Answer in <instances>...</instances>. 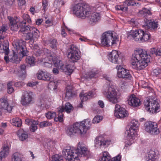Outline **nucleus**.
I'll return each instance as SVG.
<instances>
[{
    "mask_svg": "<svg viewBox=\"0 0 161 161\" xmlns=\"http://www.w3.org/2000/svg\"><path fill=\"white\" fill-rule=\"evenodd\" d=\"M48 86L53 90L56 89L57 88V83L54 81H51L49 83Z\"/></svg>",
    "mask_w": 161,
    "mask_h": 161,
    "instance_id": "59",
    "label": "nucleus"
},
{
    "mask_svg": "<svg viewBox=\"0 0 161 161\" xmlns=\"http://www.w3.org/2000/svg\"><path fill=\"white\" fill-rule=\"evenodd\" d=\"M108 59L114 64L119 65L123 64L122 59L119 58L118 52L116 50H113L109 54Z\"/></svg>",
    "mask_w": 161,
    "mask_h": 161,
    "instance_id": "17",
    "label": "nucleus"
},
{
    "mask_svg": "<svg viewBox=\"0 0 161 161\" xmlns=\"http://www.w3.org/2000/svg\"><path fill=\"white\" fill-rule=\"evenodd\" d=\"M37 77L38 79L49 81L51 79L49 74L45 70H40L37 73Z\"/></svg>",
    "mask_w": 161,
    "mask_h": 161,
    "instance_id": "24",
    "label": "nucleus"
},
{
    "mask_svg": "<svg viewBox=\"0 0 161 161\" xmlns=\"http://www.w3.org/2000/svg\"><path fill=\"white\" fill-rule=\"evenodd\" d=\"M144 24L142 27L147 30L154 31L157 28L158 26V22L152 21L145 18L144 19Z\"/></svg>",
    "mask_w": 161,
    "mask_h": 161,
    "instance_id": "18",
    "label": "nucleus"
},
{
    "mask_svg": "<svg viewBox=\"0 0 161 161\" xmlns=\"http://www.w3.org/2000/svg\"><path fill=\"white\" fill-rule=\"evenodd\" d=\"M114 142V141L113 139H107L105 140L104 139V146L105 145H109L112 144Z\"/></svg>",
    "mask_w": 161,
    "mask_h": 161,
    "instance_id": "56",
    "label": "nucleus"
},
{
    "mask_svg": "<svg viewBox=\"0 0 161 161\" xmlns=\"http://www.w3.org/2000/svg\"><path fill=\"white\" fill-rule=\"evenodd\" d=\"M138 121H136L135 120H133L131 122L130 126V127L138 130Z\"/></svg>",
    "mask_w": 161,
    "mask_h": 161,
    "instance_id": "47",
    "label": "nucleus"
},
{
    "mask_svg": "<svg viewBox=\"0 0 161 161\" xmlns=\"http://www.w3.org/2000/svg\"><path fill=\"white\" fill-rule=\"evenodd\" d=\"M59 108V111L65 112L67 113H70L73 109V107L72 105L69 103H66L64 105L60 107Z\"/></svg>",
    "mask_w": 161,
    "mask_h": 161,
    "instance_id": "28",
    "label": "nucleus"
},
{
    "mask_svg": "<svg viewBox=\"0 0 161 161\" xmlns=\"http://www.w3.org/2000/svg\"><path fill=\"white\" fill-rule=\"evenodd\" d=\"M42 6L43 9L45 11L47 9V7L48 6V2L47 0H42Z\"/></svg>",
    "mask_w": 161,
    "mask_h": 161,
    "instance_id": "60",
    "label": "nucleus"
},
{
    "mask_svg": "<svg viewBox=\"0 0 161 161\" xmlns=\"http://www.w3.org/2000/svg\"><path fill=\"white\" fill-rule=\"evenodd\" d=\"M95 147L97 148L104 146V139L102 136L97 137L94 141Z\"/></svg>",
    "mask_w": 161,
    "mask_h": 161,
    "instance_id": "30",
    "label": "nucleus"
},
{
    "mask_svg": "<svg viewBox=\"0 0 161 161\" xmlns=\"http://www.w3.org/2000/svg\"><path fill=\"white\" fill-rule=\"evenodd\" d=\"M67 69H64L63 68L62 69L63 71L66 73H68V75H70L73 72V69H72L71 67L69 65L67 66Z\"/></svg>",
    "mask_w": 161,
    "mask_h": 161,
    "instance_id": "53",
    "label": "nucleus"
},
{
    "mask_svg": "<svg viewBox=\"0 0 161 161\" xmlns=\"http://www.w3.org/2000/svg\"><path fill=\"white\" fill-rule=\"evenodd\" d=\"M111 159V157L109 153L107 151H104L102 153L101 158L98 161H110Z\"/></svg>",
    "mask_w": 161,
    "mask_h": 161,
    "instance_id": "32",
    "label": "nucleus"
},
{
    "mask_svg": "<svg viewBox=\"0 0 161 161\" xmlns=\"http://www.w3.org/2000/svg\"><path fill=\"white\" fill-rule=\"evenodd\" d=\"M26 39L27 40H30L32 41H34V38H35L34 36L33 35L32 33L31 32L29 33L28 32L26 34Z\"/></svg>",
    "mask_w": 161,
    "mask_h": 161,
    "instance_id": "57",
    "label": "nucleus"
},
{
    "mask_svg": "<svg viewBox=\"0 0 161 161\" xmlns=\"http://www.w3.org/2000/svg\"><path fill=\"white\" fill-rule=\"evenodd\" d=\"M89 17V23L92 25H94L96 24L100 19L101 16L99 13L94 12Z\"/></svg>",
    "mask_w": 161,
    "mask_h": 161,
    "instance_id": "23",
    "label": "nucleus"
},
{
    "mask_svg": "<svg viewBox=\"0 0 161 161\" xmlns=\"http://www.w3.org/2000/svg\"><path fill=\"white\" fill-rule=\"evenodd\" d=\"M125 7L126 6H134L136 5L137 6V5L139 6L140 5L139 3H137L134 1L132 0H126L125 2Z\"/></svg>",
    "mask_w": 161,
    "mask_h": 161,
    "instance_id": "44",
    "label": "nucleus"
},
{
    "mask_svg": "<svg viewBox=\"0 0 161 161\" xmlns=\"http://www.w3.org/2000/svg\"><path fill=\"white\" fill-rule=\"evenodd\" d=\"M97 73L94 71H92L90 73H88V77L91 78L95 77ZM85 77H88L87 76H86Z\"/></svg>",
    "mask_w": 161,
    "mask_h": 161,
    "instance_id": "62",
    "label": "nucleus"
},
{
    "mask_svg": "<svg viewBox=\"0 0 161 161\" xmlns=\"http://www.w3.org/2000/svg\"><path fill=\"white\" fill-rule=\"evenodd\" d=\"M153 73L154 75L157 76L161 74V68L157 67L153 70Z\"/></svg>",
    "mask_w": 161,
    "mask_h": 161,
    "instance_id": "54",
    "label": "nucleus"
},
{
    "mask_svg": "<svg viewBox=\"0 0 161 161\" xmlns=\"http://www.w3.org/2000/svg\"><path fill=\"white\" fill-rule=\"evenodd\" d=\"M118 42L119 37L115 32H105L101 37V43L104 46H115Z\"/></svg>",
    "mask_w": 161,
    "mask_h": 161,
    "instance_id": "5",
    "label": "nucleus"
},
{
    "mask_svg": "<svg viewBox=\"0 0 161 161\" xmlns=\"http://www.w3.org/2000/svg\"><path fill=\"white\" fill-rule=\"evenodd\" d=\"M68 57L73 62H76L80 58L78 49L74 45H71L68 50Z\"/></svg>",
    "mask_w": 161,
    "mask_h": 161,
    "instance_id": "10",
    "label": "nucleus"
},
{
    "mask_svg": "<svg viewBox=\"0 0 161 161\" xmlns=\"http://www.w3.org/2000/svg\"><path fill=\"white\" fill-rule=\"evenodd\" d=\"M50 55L53 59V64H54L55 66L57 68L60 67V69L62 70L64 67V64L62 62L55 56V54L53 53Z\"/></svg>",
    "mask_w": 161,
    "mask_h": 161,
    "instance_id": "27",
    "label": "nucleus"
},
{
    "mask_svg": "<svg viewBox=\"0 0 161 161\" xmlns=\"http://www.w3.org/2000/svg\"><path fill=\"white\" fill-rule=\"evenodd\" d=\"M150 56L142 49H137L133 54L131 61L132 67L137 70L142 69L150 62Z\"/></svg>",
    "mask_w": 161,
    "mask_h": 161,
    "instance_id": "2",
    "label": "nucleus"
},
{
    "mask_svg": "<svg viewBox=\"0 0 161 161\" xmlns=\"http://www.w3.org/2000/svg\"><path fill=\"white\" fill-rule=\"evenodd\" d=\"M138 130L130 127L128 130L126 131L128 135V138L129 141L126 143V145L127 146H130L134 142V140L137 135V132Z\"/></svg>",
    "mask_w": 161,
    "mask_h": 161,
    "instance_id": "19",
    "label": "nucleus"
},
{
    "mask_svg": "<svg viewBox=\"0 0 161 161\" xmlns=\"http://www.w3.org/2000/svg\"><path fill=\"white\" fill-rule=\"evenodd\" d=\"M18 4L19 6H21L24 5L25 3V0H17Z\"/></svg>",
    "mask_w": 161,
    "mask_h": 161,
    "instance_id": "64",
    "label": "nucleus"
},
{
    "mask_svg": "<svg viewBox=\"0 0 161 161\" xmlns=\"http://www.w3.org/2000/svg\"><path fill=\"white\" fill-rule=\"evenodd\" d=\"M37 122L36 121H33L32 124H31V126L30 127V130L32 132L35 131L37 129Z\"/></svg>",
    "mask_w": 161,
    "mask_h": 161,
    "instance_id": "48",
    "label": "nucleus"
},
{
    "mask_svg": "<svg viewBox=\"0 0 161 161\" xmlns=\"http://www.w3.org/2000/svg\"><path fill=\"white\" fill-rule=\"evenodd\" d=\"M158 157L153 151H150L148 154V161H157Z\"/></svg>",
    "mask_w": 161,
    "mask_h": 161,
    "instance_id": "36",
    "label": "nucleus"
},
{
    "mask_svg": "<svg viewBox=\"0 0 161 161\" xmlns=\"http://www.w3.org/2000/svg\"><path fill=\"white\" fill-rule=\"evenodd\" d=\"M119 86L122 89L127 88L128 84L125 81H121L119 83Z\"/></svg>",
    "mask_w": 161,
    "mask_h": 161,
    "instance_id": "55",
    "label": "nucleus"
},
{
    "mask_svg": "<svg viewBox=\"0 0 161 161\" xmlns=\"http://www.w3.org/2000/svg\"><path fill=\"white\" fill-rule=\"evenodd\" d=\"M30 31L35 38H37L39 36V31L36 28L34 27H31Z\"/></svg>",
    "mask_w": 161,
    "mask_h": 161,
    "instance_id": "43",
    "label": "nucleus"
},
{
    "mask_svg": "<svg viewBox=\"0 0 161 161\" xmlns=\"http://www.w3.org/2000/svg\"><path fill=\"white\" fill-rule=\"evenodd\" d=\"M23 18L24 20L20 22V25H25L27 22L29 23H30L31 22V18L28 14H24L23 16Z\"/></svg>",
    "mask_w": 161,
    "mask_h": 161,
    "instance_id": "39",
    "label": "nucleus"
},
{
    "mask_svg": "<svg viewBox=\"0 0 161 161\" xmlns=\"http://www.w3.org/2000/svg\"><path fill=\"white\" fill-rule=\"evenodd\" d=\"M20 68L21 70H20L19 72V76L21 77H22L23 79H25L26 76V72L25 69H26V66L25 64H23L20 67Z\"/></svg>",
    "mask_w": 161,
    "mask_h": 161,
    "instance_id": "38",
    "label": "nucleus"
},
{
    "mask_svg": "<svg viewBox=\"0 0 161 161\" xmlns=\"http://www.w3.org/2000/svg\"><path fill=\"white\" fill-rule=\"evenodd\" d=\"M9 148L7 146H4L2 147L0 152V159L1 160L3 158L7 157L9 153Z\"/></svg>",
    "mask_w": 161,
    "mask_h": 161,
    "instance_id": "29",
    "label": "nucleus"
},
{
    "mask_svg": "<svg viewBox=\"0 0 161 161\" xmlns=\"http://www.w3.org/2000/svg\"><path fill=\"white\" fill-rule=\"evenodd\" d=\"M121 156L119 154L111 158V161H120Z\"/></svg>",
    "mask_w": 161,
    "mask_h": 161,
    "instance_id": "63",
    "label": "nucleus"
},
{
    "mask_svg": "<svg viewBox=\"0 0 161 161\" xmlns=\"http://www.w3.org/2000/svg\"><path fill=\"white\" fill-rule=\"evenodd\" d=\"M46 117L48 119H51L55 118L56 116V113L53 111L48 112L46 114Z\"/></svg>",
    "mask_w": 161,
    "mask_h": 161,
    "instance_id": "45",
    "label": "nucleus"
},
{
    "mask_svg": "<svg viewBox=\"0 0 161 161\" xmlns=\"http://www.w3.org/2000/svg\"><path fill=\"white\" fill-rule=\"evenodd\" d=\"M52 161H63V157L58 154H55L53 157Z\"/></svg>",
    "mask_w": 161,
    "mask_h": 161,
    "instance_id": "51",
    "label": "nucleus"
},
{
    "mask_svg": "<svg viewBox=\"0 0 161 161\" xmlns=\"http://www.w3.org/2000/svg\"><path fill=\"white\" fill-rule=\"evenodd\" d=\"M7 30V27L5 25H3L0 27V40L3 39L4 36H2V34ZM1 42L0 41V53H4L5 55H8L9 53L8 44L7 41H4L2 45Z\"/></svg>",
    "mask_w": 161,
    "mask_h": 161,
    "instance_id": "11",
    "label": "nucleus"
},
{
    "mask_svg": "<svg viewBox=\"0 0 161 161\" xmlns=\"http://www.w3.org/2000/svg\"><path fill=\"white\" fill-rule=\"evenodd\" d=\"M44 53L43 59L42 62L43 63L44 65L47 67L50 68L52 66L53 64V60L50 56V55H52L50 51L47 49H44L43 50Z\"/></svg>",
    "mask_w": 161,
    "mask_h": 161,
    "instance_id": "14",
    "label": "nucleus"
},
{
    "mask_svg": "<svg viewBox=\"0 0 161 161\" xmlns=\"http://www.w3.org/2000/svg\"><path fill=\"white\" fill-rule=\"evenodd\" d=\"M52 124L51 123L47 121H44L41 122L39 125L41 128H43L51 125Z\"/></svg>",
    "mask_w": 161,
    "mask_h": 161,
    "instance_id": "50",
    "label": "nucleus"
},
{
    "mask_svg": "<svg viewBox=\"0 0 161 161\" xmlns=\"http://www.w3.org/2000/svg\"><path fill=\"white\" fill-rule=\"evenodd\" d=\"M115 8L116 10H121L124 11V10H126L127 8L126 7H124L120 5H117L115 7Z\"/></svg>",
    "mask_w": 161,
    "mask_h": 161,
    "instance_id": "61",
    "label": "nucleus"
},
{
    "mask_svg": "<svg viewBox=\"0 0 161 161\" xmlns=\"http://www.w3.org/2000/svg\"><path fill=\"white\" fill-rule=\"evenodd\" d=\"M116 69L117 70V76L119 78L132 80V77L129 70L122 67L121 65H117Z\"/></svg>",
    "mask_w": 161,
    "mask_h": 161,
    "instance_id": "12",
    "label": "nucleus"
},
{
    "mask_svg": "<svg viewBox=\"0 0 161 161\" xmlns=\"http://www.w3.org/2000/svg\"><path fill=\"white\" fill-rule=\"evenodd\" d=\"M13 106L8 102L6 97L4 96L0 99V108L8 113L11 112Z\"/></svg>",
    "mask_w": 161,
    "mask_h": 161,
    "instance_id": "20",
    "label": "nucleus"
},
{
    "mask_svg": "<svg viewBox=\"0 0 161 161\" xmlns=\"http://www.w3.org/2000/svg\"><path fill=\"white\" fill-rule=\"evenodd\" d=\"M66 95L68 97H72L74 95L73 93V87L72 86L68 85L66 88Z\"/></svg>",
    "mask_w": 161,
    "mask_h": 161,
    "instance_id": "35",
    "label": "nucleus"
},
{
    "mask_svg": "<svg viewBox=\"0 0 161 161\" xmlns=\"http://www.w3.org/2000/svg\"><path fill=\"white\" fill-rule=\"evenodd\" d=\"M7 19L9 21L11 30L13 31H17L18 29V26L17 24L18 21L10 16H8Z\"/></svg>",
    "mask_w": 161,
    "mask_h": 161,
    "instance_id": "26",
    "label": "nucleus"
},
{
    "mask_svg": "<svg viewBox=\"0 0 161 161\" xmlns=\"http://www.w3.org/2000/svg\"><path fill=\"white\" fill-rule=\"evenodd\" d=\"M12 82H9L7 84V92L9 94L12 93L14 91L13 88L12 87Z\"/></svg>",
    "mask_w": 161,
    "mask_h": 161,
    "instance_id": "52",
    "label": "nucleus"
},
{
    "mask_svg": "<svg viewBox=\"0 0 161 161\" xmlns=\"http://www.w3.org/2000/svg\"><path fill=\"white\" fill-rule=\"evenodd\" d=\"M10 123L13 125L18 127H20L22 124L21 119L18 117L12 119L10 120Z\"/></svg>",
    "mask_w": 161,
    "mask_h": 161,
    "instance_id": "33",
    "label": "nucleus"
},
{
    "mask_svg": "<svg viewBox=\"0 0 161 161\" xmlns=\"http://www.w3.org/2000/svg\"><path fill=\"white\" fill-rule=\"evenodd\" d=\"M22 26V27L21 29L19 31V32H22L23 34H26L29 32V31H30L31 27L30 26H25L24 25H19V26Z\"/></svg>",
    "mask_w": 161,
    "mask_h": 161,
    "instance_id": "42",
    "label": "nucleus"
},
{
    "mask_svg": "<svg viewBox=\"0 0 161 161\" xmlns=\"http://www.w3.org/2000/svg\"><path fill=\"white\" fill-rule=\"evenodd\" d=\"M34 51L36 55L39 56L42 53V51L40 50L38 46L37 45H34Z\"/></svg>",
    "mask_w": 161,
    "mask_h": 161,
    "instance_id": "49",
    "label": "nucleus"
},
{
    "mask_svg": "<svg viewBox=\"0 0 161 161\" xmlns=\"http://www.w3.org/2000/svg\"><path fill=\"white\" fill-rule=\"evenodd\" d=\"M128 101L129 105L133 107H138L141 104L140 99L134 94H132L128 96Z\"/></svg>",
    "mask_w": 161,
    "mask_h": 161,
    "instance_id": "21",
    "label": "nucleus"
},
{
    "mask_svg": "<svg viewBox=\"0 0 161 161\" xmlns=\"http://www.w3.org/2000/svg\"><path fill=\"white\" fill-rule=\"evenodd\" d=\"M13 46L15 50H13L12 52L10 53L8 56L5 55L4 59L7 63L10 62L17 63L19 61L15 51L19 54H22L23 56L26 55L28 51L25 47V42L22 40H14L13 43Z\"/></svg>",
    "mask_w": 161,
    "mask_h": 161,
    "instance_id": "3",
    "label": "nucleus"
},
{
    "mask_svg": "<svg viewBox=\"0 0 161 161\" xmlns=\"http://www.w3.org/2000/svg\"><path fill=\"white\" fill-rule=\"evenodd\" d=\"M145 130L147 133L152 135H158L160 133L157 123L152 121H148L145 123Z\"/></svg>",
    "mask_w": 161,
    "mask_h": 161,
    "instance_id": "13",
    "label": "nucleus"
},
{
    "mask_svg": "<svg viewBox=\"0 0 161 161\" xmlns=\"http://www.w3.org/2000/svg\"><path fill=\"white\" fill-rule=\"evenodd\" d=\"M17 135L19 140L22 141L26 140L28 137L27 133L23 129H20L18 130Z\"/></svg>",
    "mask_w": 161,
    "mask_h": 161,
    "instance_id": "31",
    "label": "nucleus"
},
{
    "mask_svg": "<svg viewBox=\"0 0 161 161\" xmlns=\"http://www.w3.org/2000/svg\"><path fill=\"white\" fill-rule=\"evenodd\" d=\"M114 115L117 118L122 119L127 117L128 114L124 108L116 104L115 106Z\"/></svg>",
    "mask_w": 161,
    "mask_h": 161,
    "instance_id": "16",
    "label": "nucleus"
},
{
    "mask_svg": "<svg viewBox=\"0 0 161 161\" xmlns=\"http://www.w3.org/2000/svg\"><path fill=\"white\" fill-rule=\"evenodd\" d=\"M25 61L27 64H29L31 66H33L35 64V59L33 56L27 57L25 59Z\"/></svg>",
    "mask_w": 161,
    "mask_h": 161,
    "instance_id": "40",
    "label": "nucleus"
},
{
    "mask_svg": "<svg viewBox=\"0 0 161 161\" xmlns=\"http://www.w3.org/2000/svg\"><path fill=\"white\" fill-rule=\"evenodd\" d=\"M56 40L55 39L51 40L50 42L49 46L52 48H55L56 47Z\"/></svg>",
    "mask_w": 161,
    "mask_h": 161,
    "instance_id": "58",
    "label": "nucleus"
},
{
    "mask_svg": "<svg viewBox=\"0 0 161 161\" xmlns=\"http://www.w3.org/2000/svg\"><path fill=\"white\" fill-rule=\"evenodd\" d=\"M91 126V121L89 119H86L79 122H76L69 127L67 130V134L72 136L75 134L83 136L86 133Z\"/></svg>",
    "mask_w": 161,
    "mask_h": 161,
    "instance_id": "4",
    "label": "nucleus"
},
{
    "mask_svg": "<svg viewBox=\"0 0 161 161\" xmlns=\"http://www.w3.org/2000/svg\"><path fill=\"white\" fill-rule=\"evenodd\" d=\"M90 152L84 144L79 142L76 149L73 147H65L63 151V155L66 161H80L79 157L88 155Z\"/></svg>",
    "mask_w": 161,
    "mask_h": 161,
    "instance_id": "1",
    "label": "nucleus"
},
{
    "mask_svg": "<svg viewBox=\"0 0 161 161\" xmlns=\"http://www.w3.org/2000/svg\"><path fill=\"white\" fill-rule=\"evenodd\" d=\"M52 102L51 99L48 97L43 98L41 101V106L42 109L49 108Z\"/></svg>",
    "mask_w": 161,
    "mask_h": 161,
    "instance_id": "25",
    "label": "nucleus"
},
{
    "mask_svg": "<svg viewBox=\"0 0 161 161\" xmlns=\"http://www.w3.org/2000/svg\"><path fill=\"white\" fill-rule=\"evenodd\" d=\"M12 161H23L22 155L18 153H14L12 156Z\"/></svg>",
    "mask_w": 161,
    "mask_h": 161,
    "instance_id": "37",
    "label": "nucleus"
},
{
    "mask_svg": "<svg viewBox=\"0 0 161 161\" xmlns=\"http://www.w3.org/2000/svg\"><path fill=\"white\" fill-rule=\"evenodd\" d=\"M96 94L95 90H92L88 93H84L82 92L80 94V97L82 102H84L91 98Z\"/></svg>",
    "mask_w": 161,
    "mask_h": 161,
    "instance_id": "22",
    "label": "nucleus"
},
{
    "mask_svg": "<svg viewBox=\"0 0 161 161\" xmlns=\"http://www.w3.org/2000/svg\"><path fill=\"white\" fill-rule=\"evenodd\" d=\"M103 119V117L100 115H96L93 118L92 122L94 124L99 123Z\"/></svg>",
    "mask_w": 161,
    "mask_h": 161,
    "instance_id": "46",
    "label": "nucleus"
},
{
    "mask_svg": "<svg viewBox=\"0 0 161 161\" xmlns=\"http://www.w3.org/2000/svg\"><path fill=\"white\" fill-rule=\"evenodd\" d=\"M103 93L110 102L113 103L118 102L119 95L113 86L110 85L105 86L103 87Z\"/></svg>",
    "mask_w": 161,
    "mask_h": 161,
    "instance_id": "7",
    "label": "nucleus"
},
{
    "mask_svg": "<svg viewBox=\"0 0 161 161\" xmlns=\"http://www.w3.org/2000/svg\"><path fill=\"white\" fill-rule=\"evenodd\" d=\"M59 108H58V117H55L54 118V120L56 122L59 121L60 122H62L63 121L64 114L63 112V111H59Z\"/></svg>",
    "mask_w": 161,
    "mask_h": 161,
    "instance_id": "41",
    "label": "nucleus"
},
{
    "mask_svg": "<svg viewBox=\"0 0 161 161\" xmlns=\"http://www.w3.org/2000/svg\"><path fill=\"white\" fill-rule=\"evenodd\" d=\"M130 35L134 38L136 41L140 42H147L150 38V34L141 29L131 31Z\"/></svg>",
    "mask_w": 161,
    "mask_h": 161,
    "instance_id": "8",
    "label": "nucleus"
},
{
    "mask_svg": "<svg viewBox=\"0 0 161 161\" xmlns=\"http://www.w3.org/2000/svg\"><path fill=\"white\" fill-rule=\"evenodd\" d=\"M146 110L151 114H154L159 111V105L156 101V98L150 97L144 101Z\"/></svg>",
    "mask_w": 161,
    "mask_h": 161,
    "instance_id": "9",
    "label": "nucleus"
},
{
    "mask_svg": "<svg viewBox=\"0 0 161 161\" xmlns=\"http://www.w3.org/2000/svg\"><path fill=\"white\" fill-rule=\"evenodd\" d=\"M33 93L31 92L28 91L23 92L21 96L20 102L23 105H26L30 104L33 99Z\"/></svg>",
    "mask_w": 161,
    "mask_h": 161,
    "instance_id": "15",
    "label": "nucleus"
},
{
    "mask_svg": "<svg viewBox=\"0 0 161 161\" xmlns=\"http://www.w3.org/2000/svg\"><path fill=\"white\" fill-rule=\"evenodd\" d=\"M73 14L77 17L84 19L88 17L91 13V9L88 6L79 3L73 8Z\"/></svg>",
    "mask_w": 161,
    "mask_h": 161,
    "instance_id": "6",
    "label": "nucleus"
},
{
    "mask_svg": "<svg viewBox=\"0 0 161 161\" xmlns=\"http://www.w3.org/2000/svg\"><path fill=\"white\" fill-rule=\"evenodd\" d=\"M139 14L141 16L147 17L148 16L151 15V13L150 10L145 8H143L142 10L139 11Z\"/></svg>",
    "mask_w": 161,
    "mask_h": 161,
    "instance_id": "34",
    "label": "nucleus"
}]
</instances>
